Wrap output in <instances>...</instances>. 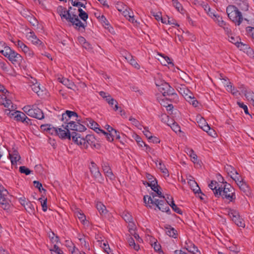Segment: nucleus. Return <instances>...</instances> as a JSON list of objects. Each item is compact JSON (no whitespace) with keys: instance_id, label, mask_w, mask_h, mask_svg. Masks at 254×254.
<instances>
[{"instance_id":"obj_26","label":"nucleus","mask_w":254,"mask_h":254,"mask_svg":"<svg viewBox=\"0 0 254 254\" xmlns=\"http://www.w3.org/2000/svg\"><path fill=\"white\" fill-rule=\"evenodd\" d=\"M9 158L12 165L16 164V163L20 159V156L17 151H14L12 154H9Z\"/></svg>"},{"instance_id":"obj_29","label":"nucleus","mask_w":254,"mask_h":254,"mask_svg":"<svg viewBox=\"0 0 254 254\" xmlns=\"http://www.w3.org/2000/svg\"><path fill=\"white\" fill-rule=\"evenodd\" d=\"M164 229L166 234L170 237H173L175 235V229L171 225L169 224H165L164 225Z\"/></svg>"},{"instance_id":"obj_12","label":"nucleus","mask_w":254,"mask_h":254,"mask_svg":"<svg viewBox=\"0 0 254 254\" xmlns=\"http://www.w3.org/2000/svg\"><path fill=\"white\" fill-rule=\"evenodd\" d=\"M29 113L30 117L38 120H42L44 118L43 111L35 105H32V110Z\"/></svg>"},{"instance_id":"obj_49","label":"nucleus","mask_w":254,"mask_h":254,"mask_svg":"<svg viewBox=\"0 0 254 254\" xmlns=\"http://www.w3.org/2000/svg\"><path fill=\"white\" fill-rule=\"evenodd\" d=\"M34 186L35 188H37L40 192H42V191H44L45 192L46 190L43 188L42 185L41 183L37 181H34L33 182Z\"/></svg>"},{"instance_id":"obj_30","label":"nucleus","mask_w":254,"mask_h":254,"mask_svg":"<svg viewBox=\"0 0 254 254\" xmlns=\"http://www.w3.org/2000/svg\"><path fill=\"white\" fill-rule=\"evenodd\" d=\"M96 208L101 215H105L108 212L106 206L101 202L97 203Z\"/></svg>"},{"instance_id":"obj_48","label":"nucleus","mask_w":254,"mask_h":254,"mask_svg":"<svg viewBox=\"0 0 254 254\" xmlns=\"http://www.w3.org/2000/svg\"><path fill=\"white\" fill-rule=\"evenodd\" d=\"M158 167L160 169L161 172L165 175L169 176L168 171L165 168V166H164L161 161L159 162Z\"/></svg>"},{"instance_id":"obj_58","label":"nucleus","mask_w":254,"mask_h":254,"mask_svg":"<svg viewBox=\"0 0 254 254\" xmlns=\"http://www.w3.org/2000/svg\"><path fill=\"white\" fill-rule=\"evenodd\" d=\"M69 1H71V3L72 5L73 6H76V7H82L83 8H85L86 7L85 4L82 3L81 2L75 1H73V0H69Z\"/></svg>"},{"instance_id":"obj_37","label":"nucleus","mask_w":254,"mask_h":254,"mask_svg":"<svg viewBox=\"0 0 254 254\" xmlns=\"http://www.w3.org/2000/svg\"><path fill=\"white\" fill-rule=\"evenodd\" d=\"M65 124H66L67 125L64 127L63 125H62V127L64 128V129H68L69 130V129L74 130V129H75V122L74 121H70V122H67L66 123H64Z\"/></svg>"},{"instance_id":"obj_2","label":"nucleus","mask_w":254,"mask_h":254,"mask_svg":"<svg viewBox=\"0 0 254 254\" xmlns=\"http://www.w3.org/2000/svg\"><path fill=\"white\" fill-rule=\"evenodd\" d=\"M215 196L216 197L221 196L223 199H226L229 202H233L236 199L235 189L230 184L226 182L223 188L219 187L217 190H215Z\"/></svg>"},{"instance_id":"obj_3","label":"nucleus","mask_w":254,"mask_h":254,"mask_svg":"<svg viewBox=\"0 0 254 254\" xmlns=\"http://www.w3.org/2000/svg\"><path fill=\"white\" fill-rule=\"evenodd\" d=\"M226 12L229 19L237 25H240L243 22L242 12L236 5H229L226 8ZM244 20L248 21L246 18Z\"/></svg>"},{"instance_id":"obj_22","label":"nucleus","mask_w":254,"mask_h":254,"mask_svg":"<svg viewBox=\"0 0 254 254\" xmlns=\"http://www.w3.org/2000/svg\"><path fill=\"white\" fill-rule=\"evenodd\" d=\"M176 134H177L182 142L186 140L187 137L185 130H182L180 126L176 123Z\"/></svg>"},{"instance_id":"obj_60","label":"nucleus","mask_w":254,"mask_h":254,"mask_svg":"<svg viewBox=\"0 0 254 254\" xmlns=\"http://www.w3.org/2000/svg\"><path fill=\"white\" fill-rule=\"evenodd\" d=\"M177 71L176 70V74L177 73L180 76V78L184 80L187 77V74L179 68H177Z\"/></svg>"},{"instance_id":"obj_16","label":"nucleus","mask_w":254,"mask_h":254,"mask_svg":"<svg viewBox=\"0 0 254 254\" xmlns=\"http://www.w3.org/2000/svg\"><path fill=\"white\" fill-rule=\"evenodd\" d=\"M236 6L238 9L242 11H247L249 10V5L246 0H235Z\"/></svg>"},{"instance_id":"obj_23","label":"nucleus","mask_w":254,"mask_h":254,"mask_svg":"<svg viewBox=\"0 0 254 254\" xmlns=\"http://www.w3.org/2000/svg\"><path fill=\"white\" fill-rule=\"evenodd\" d=\"M102 167L103 168V170L104 173L105 174L106 176L109 178L110 179H112V177H113V174L111 168L109 166V164L107 163L103 162L102 164Z\"/></svg>"},{"instance_id":"obj_35","label":"nucleus","mask_w":254,"mask_h":254,"mask_svg":"<svg viewBox=\"0 0 254 254\" xmlns=\"http://www.w3.org/2000/svg\"><path fill=\"white\" fill-rule=\"evenodd\" d=\"M77 11L78 12V16L84 21H86L88 18V14L80 8L77 9Z\"/></svg>"},{"instance_id":"obj_24","label":"nucleus","mask_w":254,"mask_h":254,"mask_svg":"<svg viewBox=\"0 0 254 254\" xmlns=\"http://www.w3.org/2000/svg\"><path fill=\"white\" fill-rule=\"evenodd\" d=\"M238 186L239 187V189L243 191L245 195L247 196L251 195V190L245 182L243 181L240 185H238Z\"/></svg>"},{"instance_id":"obj_15","label":"nucleus","mask_w":254,"mask_h":254,"mask_svg":"<svg viewBox=\"0 0 254 254\" xmlns=\"http://www.w3.org/2000/svg\"><path fill=\"white\" fill-rule=\"evenodd\" d=\"M164 106H165V105H164ZM166 109H167V111L171 112V113H170L171 118H169V122L167 124V125L168 126H169L173 131H174L175 130V129H174L175 120L174 119L173 115H172V112H173L172 110H173V109L174 108V106H173V104H169L167 106H166Z\"/></svg>"},{"instance_id":"obj_45","label":"nucleus","mask_w":254,"mask_h":254,"mask_svg":"<svg viewBox=\"0 0 254 254\" xmlns=\"http://www.w3.org/2000/svg\"><path fill=\"white\" fill-rule=\"evenodd\" d=\"M227 87L228 88V90L232 93V94L234 95H237L238 92V91L235 88L234 86H232L231 82H229L227 84Z\"/></svg>"},{"instance_id":"obj_21","label":"nucleus","mask_w":254,"mask_h":254,"mask_svg":"<svg viewBox=\"0 0 254 254\" xmlns=\"http://www.w3.org/2000/svg\"><path fill=\"white\" fill-rule=\"evenodd\" d=\"M188 184L190 185L191 189L193 190L194 193H200L201 194H203L200 190L197 183L193 179H189L188 181Z\"/></svg>"},{"instance_id":"obj_20","label":"nucleus","mask_w":254,"mask_h":254,"mask_svg":"<svg viewBox=\"0 0 254 254\" xmlns=\"http://www.w3.org/2000/svg\"><path fill=\"white\" fill-rule=\"evenodd\" d=\"M85 120L87 121L86 125L91 128L94 129L97 133H99L100 132L98 129H101L99 128L98 127L99 125L95 122L91 118H86Z\"/></svg>"},{"instance_id":"obj_57","label":"nucleus","mask_w":254,"mask_h":254,"mask_svg":"<svg viewBox=\"0 0 254 254\" xmlns=\"http://www.w3.org/2000/svg\"><path fill=\"white\" fill-rule=\"evenodd\" d=\"M237 104L240 108H243L244 109L245 113L246 114L250 115L247 105H245L243 103L240 102H238Z\"/></svg>"},{"instance_id":"obj_38","label":"nucleus","mask_w":254,"mask_h":254,"mask_svg":"<svg viewBox=\"0 0 254 254\" xmlns=\"http://www.w3.org/2000/svg\"><path fill=\"white\" fill-rule=\"evenodd\" d=\"M225 169L227 173L230 176L231 175H234L235 174L238 175V173L235 168L231 165H227L225 166Z\"/></svg>"},{"instance_id":"obj_52","label":"nucleus","mask_w":254,"mask_h":254,"mask_svg":"<svg viewBox=\"0 0 254 254\" xmlns=\"http://www.w3.org/2000/svg\"><path fill=\"white\" fill-rule=\"evenodd\" d=\"M12 50L9 46L7 45L4 48V49L2 50V52L1 54L3 55L4 57H6L8 56V55L11 52Z\"/></svg>"},{"instance_id":"obj_11","label":"nucleus","mask_w":254,"mask_h":254,"mask_svg":"<svg viewBox=\"0 0 254 254\" xmlns=\"http://www.w3.org/2000/svg\"><path fill=\"white\" fill-rule=\"evenodd\" d=\"M158 89L162 93V94L164 96H165L166 95L169 96H172L174 94V89L172 88L170 85L165 81L163 82V84H162V85L160 86Z\"/></svg>"},{"instance_id":"obj_7","label":"nucleus","mask_w":254,"mask_h":254,"mask_svg":"<svg viewBox=\"0 0 254 254\" xmlns=\"http://www.w3.org/2000/svg\"><path fill=\"white\" fill-rule=\"evenodd\" d=\"M8 191L0 185V207L4 210L9 208V200L6 197Z\"/></svg>"},{"instance_id":"obj_25","label":"nucleus","mask_w":254,"mask_h":254,"mask_svg":"<svg viewBox=\"0 0 254 254\" xmlns=\"http://www.w3.org/2000/svg\"><path fill=\"white\" fill-rule=\"evenodd\" d=\"M26 205L24 206L25 210L31 214H35V206L36 203L34 202H30L28 201L27 203H25Z\"/></svg>"},{"instance_id":"obj_8","label":"nucleus","mask_w":254,"mask_h":254,"mask_svg":"<svg viewBox=\"0 0 254 254\" xmlns=\"http://www.w3.org/2000/svg\"><path fill=\"white\" fill-rule=\"evenodd\" d=\"M5 113L9 115L10 118H13L15 121L18 122L24 123L26 119H27V117L25 114L20 111H16L15 112H11L10 109H8V110H5Z\"/></svg>"},{"instance_id":"obj_44","label":"nucleus","mask_w":254,"mask_h":254,"mask_svg":"<svg viewBox=\"0 0 254 254\" xmlns=\"http://www.w3.org/2000/svg\"><path fill=\"white\" fill-rule=\"evenodd\" d=\"M106 101L107 102V103L110 102V101L112 102H115V107L113 108V109L115 111H117L119 107L118 106V103L116 100H115L113 98L111 97V96L109 94L108 96L105 98Z\"/></svg>"},{"instance_id":"obj_10","label":"nucleus","mask_w":254,"mask_h":254,"mask_svg":"<svg viewBox=\"0 0 254 254\" xmlns=\"http://www.w3.org/2000/svg\"><path fill=\"white\" fill-rule=\"evenodd\" d=\"M7 58L13 64H20L23 60L22 57L14 50L11 51Z\"/></svg>"},{"instance_id":"obj_64","label":"nucleus","mask_w":254,"mask_h":254,"mask_svg":"<svg viewBox=\"0 0 254 254\" xmlns=\"http://www.w3.org/2000/svg\"><path fill=\"white\" fill-rule=\"evenodd\" d=\"M160 118L161 121L167 125L169 122V118H171V116L170 115H167L166 114H162Z\"/></svg>"},{"instance_id":"obj_5","label":"nucleus","mask_w":254,"mask_h":254,"mask_svg":"<svg viewBox=\"0 0 254 254\" xmlns=\"http://www.w3.org/2000/svg\"><path fill=\"white\" fill-rule=\"evenodd\" d=\"M226 212L232 220L239 227H244L245 223L242 218H241L238 211L234 209H228Z\"/></svg>"},{"instance_id":"obj_31","label":"nucleus","mask_w":254,"mask_h":254,"mask_svg":"<svg viewBox=\"0 0 254 254\" xmlns=\"http://www.w3.org/2000/svg\"><path fill=\"white\" fill-rule=\"evenodd\" d=\"M176 213H177L181 215V217H177L176 216V222L180 223L181 222L183 221V219L185 217V214L184 213V211L178 207L176 205Z\"/></svg>"},{"instance_id":"obj_1","label":"nucleus","mask_w":254,"mask_h":254,"mask_svg":"<svg viewBox=\"0 0 254 254\" xmlns=\"http://www.w3.org/2000/svg\"><path fill=\"white\" fill-rule=\"evenodd\" d=\"M144 203L151 208L150 204L155 205L159 210L162 212H166L170 214V208L169 207V203L168 201L165 199V197H163V199H159L156 198V194L154 193H151L150 195H145L143 197Z\"/></svg>"},{"instance_id":"obj_36","label":"nucleus","mask_w":254,"mask_h":254,"mask_svg":"<svg viewBox=\"0 0 254 254\" xmlns=\"http://www.w3.org/2000/svg\"><path fill=\"white\" fill-rule=\"evenodd\" d=\"M213 16L215 17L214 19V21L218 24L219 26H223L225 25V23L222 17L217 14H213Z\"/></svg>"},{"instance_id":"obj_63","label":"nucleus","mask_w":254,"mask_h":254,"mask_svg":"<svg viewBox=\"0 0 254 254\" xmlns=\"http://www.w3.org/2000/svg\"><path fill=\"white\" fill-rule=\"evenodd\" d=\"M3 105L4 107L8 108L9 109H13V106L12 105V102L9 99H6L5 102L3 103Z\"/></svg>"},{"instance_id":"obj_14","label":"nucleus","mask_w":254,"mask_h":254,"mask_svg":"<svg viewBox=\"0 0 254 254\" xmlns=\"http://www.w3.org/2000/svg\"><path fill=\"white\" fill-rule=\"evenodd\" d=\"M238 38H235L233 36L229 37V41L232 43L234 44L239 48H240L241 50H245L248 49V52L249 51L252 52V50L249 47L248 45L244 44L242 42H239L237 40Z\"/></svg>"},{"instance_id":"obj_41","label":"nucleus","mask_w":254,"mask_h":254,"mask_svg":"<svg viewBox=\"0 0 254 254\" xmlns=\"http://www.w3.org/2000/svg\"><path fill=\"white\" fill-rule=\"evenodd\" d=\"M75 214L76 216L78 217L79 220L80 221L81 223L83 224L85 223V221L86 220V217L85 215L81 213L79 210H77L75 212Z\"/></svg>"},{"instance_id":"obj_43","label":"nucleus","mask_w":254,"mask_h":254,"mask_svg":"<svg viewBox=\"0 0 254 254\" xmlns=\"http://www.w3.org/2000/svg\"><path fill=\"white\" fill-rule=\"evenodd\" d=\"M122 217L127 222L130 223L132 222V216L127 212H124L122 215Z\"/></svg>"},{"instance_id":"obj_53","label":"nucleus","mask_w":254,"mask_h":254,"mask_svg":"<svg viewBox=\"0 0 254 254\" xmlns=\"http://www.w3.org/2000/svg\"><path fill=\"white\" fill-rule=\"evenodd\" d=\"M19 172L21 173L28 175L31 173L32 171L29 169L25 166H20L19 167Z\"/></svg>"},{"instance_id":"obj_18","label":"nucleus","mask_w":254,"mask_h":254,"mask_svg":"<svg viewBox=\"0 0 254 254\" xmlns=\"http://www.w3.org/2000/svg\"><path fill=\"white\" fill-rule=\"evenodd\" d=\"M63 129L62 128H58L57 135L60 138L63 139H68L70 140L71 139V133L67 129Z\"/></svg>"},{"instance_id":"obj_61","label":"nucleus","mask_w":254,"mask_h":254,"mask_svg":"<svg viewBox=\"0 0 254 254\" xmlns=\"http://www.w3.org/2000/svg\"><path fill=\"white\" fill-rule=\"evenodd\" d=\"M179 93L182 95L183 96H184L186 94V93H190V90L187 89L185 86H183L182 87L180 88V90L177 89Z\"/></svg>"},{"instance_id":"obj_56","label":"nucleus","mask_w":254,"mask_h":254,"mask_svg":"<svg viewBox=\"0 0 254 254\" xmlns=\"http://www.w3.org/2000/svg\"><path fill=\"white\" fill-rule=\"evenodd\" d=\"M134 139L137 143L138 145L141 147L143 146V144L144 145L145 142L143 141L141 138L138 135L135 134L134 136Z\"/></svg>"},{"instance_id":"obj_54","label":"nucleus","mask_w":254,"mask_h":254,"mask_svg":"<svg viewBox=\"0 0 254 254\" xmlns=\"http://www.w3.org/2000/svg\"><path fill=\"white\" fill-rule=\"evenodd\" d=\"M218 183L216 181H212L209 184V187L213 190L214 194H215V190H217V185Z\"/></svg>"},{"instance_id":"obj_34","label":"nucleus","mask_w":254,"mask_h":254,"mask_svg":"<svg viewBox=\"0 0 254 254\" xmlns=\"http://www.w3.org/2000/svg\"><path fill=\"white\" fill-rule=\"evenodd\" d=\"M98 130L100 131V133H102L105 136V137L108 141L112 142L114 140V135L113 132H106L103 129H98Z\"/></svg>"},{"instance_id":"obj_47","label":"nucleus","mask_w":254,"mask_h":254,"mask_svg":"<svg viewBox=\"0 0 254 254\" xmlns=\"http://www.w3.org/2000/svg\"><path fill=\"white\" fill-rule=\"evenodd\" d=\"M176 9L182 14H184L186 12L182 4L178 2L177 0H176Z\"/></svg>"},{"instance_id":"obj_28","label":"nucleus","mask_w":254,"mask_h":254,"mask_svg":"<svg viewBox=\"0 0 254 254\" xmlns=\"http://www.w3.org/2000/svg\"><path fill=\"white\" fill-rule=\"evenodd\" d=\"M125 57L126 59L129 62L130 64L133 66L134 67L137 69H139L140 68L139 65L137 64L135 60L133 59V57L131 55L127 54L125 56Z\"/></svg>"},{"instance_id":"obj_32","label":"nucleus","mask_w":254,"mask_h":254,"mask_svg":"<svg viewBox=\"0 0 254 254\" xmlns=\"http://www.w3.org/2000/svg\"><path fill=\"white\" fill-rule=\"evenodd\" d=\"M71 137H72V141L77 145H80L79 143V140L83 137L81 136L80 134L76 132H72L71 133Z\"/></svg>"},{"instance_id":"obj_27","label":"nucleus","mask_w":254,"mask_h":254,"mask_svg":"<svg viewBox=\"0 0 254 254\" xmlns=\"http://www.w3.org/2000/svg\"><path fill=\"white\" fill-rule=\"evenodd\" d=\"M28 36L29 39H30L34 44L41 45L42 44V41L37 37L33 32L29 33Z\"/></svg>"},{"instance_id":"obj_51","label":"nucleus","mask_w":254,"mask_h":254,"mask_svg":"<svg viewBox=\"0 0 254 254\" xmlns=\"http://www.w3.org/2000/svg\"><path fill=\"white\" fill-rule=\"evenodd\" d=\"M165 199L168 201V202L169 203V205L172 207L173 210H175V202L173 197L167 194V197H165Z\"/></svg>"},{"instance_id":"obj_33","label":"nucleus","mask_w":254,"mask_h":254,"mask_svg":"<svg viewBox=\"0 0 254 254\" xmlns=\"http://www.w3.org/2000/svg\"><path fill=\"white\" fill-rule=\"evenodd\" d=\"M244 93L246 98L248 100L252 101L254 106V93L251 90H245Z\"/></svg>"},{"instance_id":"obj_4","label":"nucleus","mask_w":254,"mask_h":254,"mask_svg":"<svg viewBox=\"0 0 254 254\" xmlns=\"http://www.w3.org/2000/svg\"><path fill=\"white\" fill-rule=\"evenodd\" d=\"M79 143L82 147L85 149H87L89 145L96 149L100 147V144L96 142L95 137L92 134H87L85 138L83 137L79 140Z\"/></svg>"},{"instance_id":"obj_62","label":"nucleus","mask_w":254,"mask_h":254,"mask_svg":"<svg viewBox=\"0 0 254 254\" xmlns=\"http://www.w3.org/2000/svg\"><path fill=\"white\" fill-rule=\"evenodd\" d=\"M101 247L104 250L105 253H106L107 254H109L110 249L108 244H106V243H103L102 244L101 243Z\"/></svg>"},{"instance_id":"obj_55","label":"nucleus","mask_w":254,"mask_h":254,"mask_svg":"<svg viewBox=\"0 0 254 254\" xmlns=\"http://www.w3.org/2000/svg\"><path fill=\"white\" fill-rule=\"evenodd\" d=\"M78 11L76 8H72L71 6L68 7V13L69 14L70 17H73V15H78Z\"/></svg>"},{"instance_id":"obj_13","label":"nucleus","mask_w":254,"mask_h":254,"mask_svg":"<svg viewBox=\"0 0 254 254\" xmlns=\"http://www.w3.org/2000/svg\"><path fill=\"white\" fill-rule=\"evenodd\" d=\"M57 11L62 21L66 22L70 16L68 13V9H67L66 8L60 5L57 7Z\"/></svg>"},{"instance_id":"obj_9","label":"nucleus","mask_w":254,"mask_h":254,"mask_svg":"<svg viewBox=\"0 0 254 254\" xmlns=\"http://www.w3.org/2000/svg\"><path fill=\"white\" fill-rule=\"evenodd\" d=\"M12 42L19 48H20L27 57L32 58L34 56V52L30 49L29 48L25 45L21 41L18 40L15 43L13 41H12Z\"/></svg>"},{"instance_id":"obj_6","label":"nucleus","mask_w":254,"mask_h":254,"mask_svg":"<svg viewBox=\"0 0 254 254\" xmlns=\"http://www.w3.org/2000/svg\"><path fill=\"white\" fill-rule=\"evenodd\" d=\"M66 22L69 24L70 26H73L75 29L79 31H85L86 25L80 21L78 15H73V17H70V16Z\"/></svg>"},{"instance_id":"obj_46","label":"nucleus","mask_w":254,"mask_h":254,"mask_svg":"<svg viewBox=\"0 0 254 254\" xmlns=\"http://www.w3.org/2000/svg\"><path fill=\"white\" fill-rule=\"evenodd\" d=\"M85 129H86V128L84 126L79 122L75 123V129H74V131L82 132Z\"/></svg>"},{"instance_id":"obj_42","label":"nucleus","mask_w":254,"mask_h":254,"mask_svg":"<svg viewBox=\"0 0 254 254\" xmlns=\"http://www.w3.org/2000/svg\"><path fill=\"white\" fill-rule=\"evenodd\" d=\"M62 83L66 85L68 88L72 89L75 86L74 83L67 78L63 79Z\"/></svg>"},{"instance_id":"obj_17","label":"nucleus","mask_w":254,"mask_h":254,"mask_svg":"<svg viewBox=\"0 0 254 254\" xmlns=\"http://www.w3.org/2000/svg\"><path fill=\"white\" fill-rule=\"evenodd\" d=\"M72 117L78 118L77 114L73 111L66 110L65 113H63L62 115L61 120L64 123L68 122V120Z\"/></svg>"},{"instance_id":"obj_40","label":"nucleus","mask_w":254,"mask_h":254,"mask_svg":"<svg viewBox=\"0 0 254 254\" xmlns=\"http://www.w3.org/2000/svg\"><path fill=\"white\" fill-rule=\"evenodd\" d=\"M162 58L163 60L161 61V64H163L164 65H166L167 64H171L172 66H174V63L172 62V60L170 59L167 56H163L161 55H160Z\"/></svg>"},{"instance_id":"obj_39","label":"nucleus","mask_w":254,"mask_h":254,"mask_svg":"<svg viewBox=\"0 0 254 254\" xmlns=\"http://www.w3.org/2000/svg\"><path fill=\"white\" fill-rule=\"evenodd\" d=\"M147 185L151 187L153 191H155V189H157V188H161L158 185L157 181L156 179H154L153 180H151L149 183H147Z\"/></svg>"},{"instance_id":"obj_59","label":"nucleus","mask_w":254,"mask_h":254,"mask_svg":"<svg viewBox=\"0 0 254 254\" xmlns=\"http://www.w3.org/2000/svg\"><path fill=\"white\" fill-rule=\"evenodd\" d=\"M59 127H51L50 126L49 130L48 132L52 135L55 134L57 135L58 130Z\"/></svg>"},{"instance_id":"obj_19","label":"nucleus","mask_w":254,"mask_h":254,"mask_svg":"<svg viewBox=\"0 0 254 254\" xmlns=\"http://www.w3.org/2000/svg\"><path fill=\"white\" fill-rule=\"evenodd\" d=\"M89 169L92 175L95 178H98L101 176V174L99 170L98 167L94 162H91Z\"/></svg>"},{"instance_id":"obj_50","label":"nucleus","mask_w":254,"mask_h":254,"mask_svg":"<svg viewBox=\"0 0 254 254\" xmlns=\"http://www.w3.org/2000/svg\"><path fill=\"white\" fill-rule=\"evenodd\" d=\"M236 175L234 177H233L232 175H231V178L234 180L237 185H240L242 182L243 181V179L242 178L241 176L235 174Z\"/></svg>"}]
</instances>
